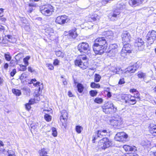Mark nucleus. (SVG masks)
Segmentation results:
<instances>
[{"label": "nucleus", "mask_w": 156, "mask_h": 156, "mask_svg": "<svg viewBox=\"0 0 156 156\" xmlns=\"http://www.w3.org/2000/svg\"><path fill=\"white\" fill-rule=\"evenodd\" d=\"M87 59V57L86 55H80L74 61V65L82 70L88 68L89 65Z\"/></svg>", "instance_id": "1"}, {"label": "nucleus", "mask_w": 156, "mask_h": 156, "mask_svg": "<svg viewBox=\"0 0 156 156\" xmlns=\"http://www.w3.org/2000/svg\"><path fill=\"white\" fill-rule=\"evenodd\" d=\"M40 11L43 15L49 16L53 14L54 11V8L51 4H45L40 7Z\"/></svg>", "instance_id": "2"}, {"label": "nucleus", "mask_w": 156, "mask_h": 156, "mask_svg": "<svg viewBox=\"0 0 156 156\" xmlns=\"http://www.w3.org/2000/svg\"><path fill=\"white\" fill-rule=\"evenodd\" d=\"M121 100L126 106L134 105L136 102L135 97L130 94L122 95L121 96Z\"/></svg>", "instance_id": "3"}, {"label": "nucleus", "mask_w": 156, "mask_h": 156, "mask_svg": "<svg viewBox=\"0 0 156 156\" xmlns=\"http://www.w3.org/2000/svg\"><path fill=\"white\" fill-rule=\"evenodd\" d=\"M103 111L106 114H112L117 111V107L112 102H108L101 106Z\"/></svg>", "instance_id": "4"}, {"label": "nucleus", "mask_w": 156, "mask_h": 156, "mask_svg": "<svg viewBox=\"0 0 156 156\" xmlns=\"http://www.w3.org/2000/svg\"><path fill=\"white\" fill-rule=\"evenodd\" d=\"M77 49L81 53H85L87 55L90 54V46L87 42H83L79 44L77 46Z\"/></svg>", "instance_id": "5"}, {"label": "nucleus", "mask_w": 156, "mask_h": 156, "mask_svg": "<svg viewBox=\"0 0 156 156\" xmlns=\"http://www.w3.org/2000/svg\"><path fill=\"white\" fill-rule=\"evenodd\" d=\"M104 37H98V54H102L105 51L107 46Z\"/></svg>", "instance_id": "6"}, {"label": "nucleus", "mask_w": 156, "mask_h": 156, "mask_svg": "<svg viewBox=\"0 0 156 156\" xmlns=\"http://www.w3.org/2000/svg\"><path fill=\"white\" fill-rule=\"evenodd\" d=\"M111 143V141L107 138H104L98 142V148L105 149L110 146Z\"/></svg>", "instance_id": "7"}, {"label": "nucleus", "mask_w": 156, "mask_h": 156, "mask_svg": "<svg viewBox=\"0 0 156 156\" xmlns=\"http://www.w3.org/2000/svg\"><path fill=\"white\" fill-rule=\"evenodd\" d=\"M70 19L66 15H62L58 16L55 20V23L58 24L63 25L69 22Z\"/></svg>", "instance_id": "8"}, {"label": "nucleus", "mask_w": 156, "mask_h": 156, "mask_svg": "<svg viewBox=\"0 0 156 156\" xmlns=\"http://www.w3.org/2000/svg\"><path fill=\"white\" fill-rule=\"evenodd\" d=\"M60 119L63 127L66 129L67 126L68 119V113L66 110H63L61 112Z\"/></svg>", "instance_id": "9"}, {"label": "nucleus", "mask_w": 156, "mask_h": 156, "mask_svg": "<svg viewBox=\"0 0 156 156\" xmlns=\"http://www.w3.org/2000/svg\"><path fill=\"white\" fill-rule=\"evenodd\" d=\"M44 30L46 35L51 40L54 41L55 40L56 36L52 28L47 27L44 29Z\"/></svg>", "instance_id": "10"}, {"label": "nucleus", "mask_w": 156, "mask_h": 156, "mask_svg": "<svg viewBox=\"0 0 156 156\" xmlns=\"http://www.w3.org/2000/svg\"><path fill=\"white\" fill-rule=\"evenodd\" d=\"M64 34L69 39H74L78 35L77 32V29L74 27L68 31H65Z\"/></svg>", "instance_id": "11"}, {"label": "nucleus", "mask_w": 156, "mask_h": 156, "mask_svg": "<svg viewBox=\"0 0 156 156\" xmlns=\"http://www.w3.org/2000/svg\"><path fill=\"white\" fill-rule=\"evenodd\" d=\"M111 121V125L114 127L119 128L120 126L122 124V120L121 118L118 115L114 117Z\"/></svg>", "instance_id": "12"}, {"label": "nucleus", "mask_w": 156, "mask_h": 156, "mask_svg": "<svg viewBox=\"0 0 156 156\" xmlns=\"http://www.w3.org/2000/svg\"><path fill=\"white\" fill-rule=\"evenodd\" d=\"M148 44L151 45L152 44L156 38V31L152 30L150 31L146 36Z\"/></svg>", "instance_id": "13"}, {"label": "nucleus", "mask_w": 156, "mask_h": 156, "mask_svg": "<svg viewBox=\"0 0 156 156\" xmlns=\"http://www.w3.org/2000/svg\"><path fill=\"white\" fill-rule=\"evenodd\" d=\"M128 135L123 132L118 133L115 135V138L116 140L122 142H125L127 141Z\"/></svg>", "instance_id": "14"}, {"label": "nucleus", "mask_w": 156, "mask_h": 156, "mask_svg": "<svg viewBox=\"0 0 156 156\" xmlns=\"http://www.w3.org/2000/svg\"><path fill=\"white\" fill-rule=\"evenodd\" d=\"M124 46L121 52V56L123 58H125L127 54L131 52L130 50V45L129 44H123Z\"/></svg>", "instance_id": "15"}, {"label": "nucleus", "mask_w": 156, "mask_h": 156, "mask_svg": "<svg viewBox=\"0 0 156 156\" xmlns=\"http://www.w3.org/2000/svg\"><path fill=\"white\" fill-rule=\"evenodd\" d=\"M118 47L117 44H111L109 46V49L107 52L108 53L107 55L109 57H114L117 51L115 49Z\"/></svg>", "instance_id": "16"}, {"label": "nucleus", "mask_w": 156, "mask_h": 156, "mask_svg": "<svg viewBox=\"0 0 156 156\" xmlns=\"http://www.w3.org/2000/svg\"><path fill=\"white\" fill-rule=\"evenodd\" d=\"M42 87H39L38 89V92L37 94H36L34 96V98H31L30 99V102L31 101L32 103L34 104L38 103L40 100V98L39 96L40 95V91H41L43 88V84L41 83Z\"/></svg>", "instance_id": "17"}, {"label": "nucleus", "mask_w": 156, "mask_h": 156, "mask_svg": "<svg viewBox=\"0 0 156 156\" xmlns=\"http://www.w3.org/2000/svg\"><path fill=\"white\" fill-rule=\"evenodd\" d=\"M139 62H137L132 66H129L125 69V72L126 73H134L140 67Z\"/></svg>", "instance_id": "18"}, {"label": "nucleus", "mask_w": 156, "mask_h": 156, "mask_svg": "<svg viewBox=\"0 0 156 156\" xmlns=\"http://www.w3.org/2000/svg\"><path fill=\"white\" fill-rule=\"evenodd\" d=\"M122 40L123 44L129 43L131 38L129 33L127 31L124 32L121 35Z\"/></svg>", "instance_id": "19"}, {"label": "nucleus", "mask_w": 156, "mask_h": 156, "mask_svg": "<svg viewBox=\"0 0 156 156\" xmlns=\"http://www.w3.org/2000/svg\"><path fill=\"white\" fill-rule=\"evenodd\" d=\"M121 12L118 9H116L113 12V13H111L109 15V17L110 20L112 21H116L118 18L120 17V14Z\"/></svg>", "instance_id": "20"}, {"label": "nucleus", "mask_w": 156, "mask_h": 156, "mask_svg": "<svg viewBox=\"0 0 156 156\" xmlns=\"http://www.w3.org/2000/svg\"><path fill=\"white\" fill-rule=\"evenodd\" d=\"M144 42L141 38H138L136 40L135 43V46L137 47L138 50L141 51L144 48L143 44Z\"/></svg>", "instance_id": "21"}, {"label": "nucleus", "mask_w": 156, "mask_h": 156, "mask_svg": "<svg viewBox=\"0 0 156 156\" xmlns=\"http://www.w3.org/2000/svg\"><path fill=\"white\" fill-rule=\"evenodd\" d=\"M126 2L125 1L118 2L116 5V9L120 12L126 9Z\"/></svg>", "instance_id": "22"}, {"label": "nucleus", "mask_w": 156, "mask_h": 156, "mask_svg": "<svg viewBox=\"0 0 156 156\" xmlns=\"http://www.w3.org/2000/svg\"><path fill=\"white\" fill-rule=\"evenodd\" d=\"M125 150L128 152L134 151L137 150L136 147L134 146H130L127 145H124L123 147Z\"/></svg>", "instance_id": "23"}, {"label": "nucleus", "mask_w": 156, "mask_h": 156, "mask_svg": "<svg viewBox=\"0 0 156 156\" xmlns=\"http://www.w3.org/2000/svg\"><path fill=\"white\" fill-rule=\"evenodd\" d=\"M102 35L105 36L107 39L112 40L114 37L113 33L112 31H105L103 33Z\"/></svg>", "instance_id": "24"}, {"label": "nucleus", "mask_w": 156, "mask_h": 156, "mask_svg": "<svg viewBox=\"0 0 156 156\" xmlns=\"http://www.w3.org/2000/svg\"><path fill=\"white\" fill-rule=\"evenodd\" d=\"M143 0H129V3L132 6H136L141 3Z\"/></svg>", "instance_id": "25"}, {"label": "nucleus", "mask_w": 156, "mask_h": 156, "mask_svg": "<svg viewBox=\"0 0 156 156\" xmlns=\"http://www.w3.org/2000/svg\"><path fill=\"white\" fill-rule=\"evenodd\" d=\"M148 129L150 132L152 134H156V126L154 125L153 124H150Z\"/></svg>", "instance_id": "26"}, {"label": "nucleus", "mask_w": 156, "mask_h": 156, "mask_svg": "<svg viewBox=\"0 0 156 156\" xmlns=\"http://www.w3.org/2000/svg\"><path fill=\"white\" fill-rule=\"evenodd\" d=\"M37 80L35 79H32L30 81V82L29 83V84H33V85L35 87L39 86V87H42V85H41V84H40V83L39 82H37L36 83H34L33 82H36Z\"/></svg>", "instance_id": "27"}, {"label": "nucleus", "mask_w": 156, "mask_h": 156, "mask_svg": "<svg viewBox=\"0 0 156 156\" xmlns=\"http://www.w3.org/2000/svg\"><path fill=\"white\" fill-rule=\"evenodd\" d=\"M76 87L77 90L80 93H82L84 90V87L83 85L81 83H78Z\"/></svg>", "instance_id": "28"}, {"label": "nucleus", "mask_w": 156, "mask_h": 156, "mask_svg": "<svg viewBox=\"0 0 156 156\" xmlns=\"http://www.w3.org/2000/svg\"><path fill=\"white\" fill-rule=\"evenodd\" d=\"M39 153L40 156H49L47 155V151H46V149L43 148L39 151Z\"/></svg>", "instance_id": "29"}, {"label": "nucleus", "mask_w": 156, "mask_h": 156, "mask_svg": "<svg viewBox=\"0 0 156 156\" xmlns=\"http://www.w3.org/2000/svg\"><path fill=\"white\" fill-rule=\"evenodd\" d=\"M107 131L106 130H98V137L105 136L107 134Z\"/></svg>", "instance_id": "30"}, {"label": "nucleus", "mask_w": 156, "mask_h": 156, "mask_svg": "<svg viewBox=\"0 0 156 156\" xmlns=\"http://www.w3.org/2000/svg\"><path fill=\"white\" fill-rule=\"evenodd\" d=\"M12 92L15 95L17 96L21 95L22 94L21 91L20 90L15 88H13L12 89Z\"/></svg>", "instance_id": "31"}, {"label": "nucleus", "mask_w": 156, "mask_h": 156, "mask_svg": "<svg viewBox=\"0 0 156 156\" xmlns=\"http://www.w3.org/2000/svg\"><path fill=\"white\" fill-rule=\"evenodd\" d=\"M55 52L56 55L58 57L63 58L64 56V53L59 50L55 51Z\"/></svg>", "instance_id": "32"}, {"label": "nucleus", "mask_w": 156, "mask_h": 156, "mask_svg": "<svg viewBox=\"0 0 156 156\" xmlns=\"http://www.w3.org/2000/svg\"><path fill=\"white\" fill-rule=\"evenodd\" d=\"M97 39L95 40L93 46V48L95 54H98V43H97Z\"/></svg>", "instance_id": "33"}, {"label": "nucleus", "mask_w": 156, "mask_h": 156, "mask_svg": "<svg viewBox=\"0 0 156 156\" xmlns=\"http://www.w3.org/2000/svg\"><path fill=\"white\" fill-rule=\"evenodd\" d=\"M111 71L113 73L119 74V73L121 71V69L119 68H116L115 67H112L111 69Z\"/></svg>", "instance_id": "34"}, {"label": "nucleus", "mask_w": 156, "mask_h": 156, "mask_svg": "<svg viewBox=\"0 0 156 156\" xmlns=\"http://www.w3.org/2000/svg\"><path fill=\"white\" fill-rule=\"evenodd\" d=\"M83 129V127L79 125L76 126L75 127V130L78 134L80 133Z\"/></svg>", "instance_id": "35"}, {"label": "nucleus", "mask_w": 156, "mask_h": 156, "mask_svg": "<svg viewBox=\"0 0 156 156\" xmlns=\"http://www.w3.org/2000/svg\"><path fill=\"white\" fill-rule=\"evenodd\" d=\"M52 132V135L54 137H56L57 136V132L56 128L54 127H52L51 128Z\"/></svg>", "instance_id": "36"}, {"label": "nucleus", "mask_w": 156, "mask_h": 156, "mask_svg": "<svg viewBox=\"0 0 156 156\" xmlns=\"http://www.w3.org/2000/svg\"><path fill=\"white\" fill-rule=\"evenodd\" d=\"M4 57L5 60L8 61H10L12 58L9 53L8 52L4 54Z\"/></svg>", "instance_id": "37"}, {"label": "nucleus", "mask_w": 156, "mask_h": 156, "mask_svg": "<svg viewBox=\"0 0 156 156\" xmlns=\"http://www.w3.org/2000/svg\"><path fill=\"white\" fill-rule=\"evenodd\" d=\"M44 118L47 122H49L51 120V116L48 114H45L44 115Z\"/></svg>", "instance_id": "38"}, {"label": "nucleus", "mask_w": 156, "mask_h": 156, "mask_svg": "<svg viewBox=\"0 0 156 156\" xmlns=\"http://www.w3.org/2000/svg\"><path fill=\"white\" fill-rule=\"evenodd\" d=\"M32 103V102L31 101L30 102V100L29 101L28 103H27L25 104V106L26 109L28 111H29L31 108V105L34 104Z\"/></svg>", "instance_id": "39"}, {"label": "nucleus", "mask_w": 156, "mask_h": 156, "mask_svg": "<svg viewBox=\"0 0 156 156\" xmlns=\"http://www.w3.org/2000/svg\"><path fill=\"white\" fill-rule=\"evenodd\" d=\"M98 93V92L96 90H91L89 91V94L90 95L94 97L96 96Z\"/></svg>", "instance_id": "40"}, {"label": "nucleus", "mask_w": 156, "mask_h": 156, "mask_svg": "<svg viewBox=\"0 0 156 156\" xmlns=\"http://www.w3.org/2000/svg\"><path fill=\"white\" fill-rule=\"evenodd\" d=\"M30 56H27L23 59V61L25 65L28 66V60L30 58Z\"/></svg>", "instance_id": "41"}, {"label": "nucleus", "mask_w": 156, "mask_h": 156, "mask_svg": "<svg viewBox=\"0 0 156 156\" xmlns=\"http://www.w3.org/2000/svg\"><path fill=\"white\" fill-rule=\"evenodd\" d=\"M26 65H23L22 64L20 65V68L19 70L21 71H24L27 69V66Z\"/></svg>", "instance_id": "42"}, {"label": "nucleus", "mask_w": 156, "mask_h": 156, "mask_svg": "<svg viewBox=\"0 0 156 156\" xmlns=\"http://www.w3.org/2000/svg\"><path fill=\"white\" fill-rule=\"evenodd\" d=\"M46 66L48 69L50 70H53L54 68L53 64L51 63H48L46 64Z\"/></svg>", "instance_id": "43"}, {"label": "nucleus", "mask_w": 156, "mask_h": 156, "mask_svg": "<svg viewBox=\"0 0 156 156\" xmlns=\"http://www.w3.org/2000/svg\"><path fill=\"white\" fill-rule=\"evenodd\" d=\"M60 61L57 58L55 59L53 62V65L55 66H58L59 65Z\"/></svg>", "instance_id": "44"}, {"label": "nucleus", "mask_w": 156, "mask_h": 156, "mask_svg": "<svg viewBox=\"0 0 156 156\" xmlns=\"http://www.w3.org/2000/svg\"><path fill=\"white\" fill-rule=\"evenodd\" d=\"M90 87L93 88H98V84L95 83L94 82H92L91 83Z\"/></svg>", "instance_id": "45"}, {"label": "nucleus", "mask_w": 156, "mask_h": 156, "mask_svg": "<svg viewBox=\"0 0 156 156\" xmlns=\"http://www.w3.org/2000/svg\"><path fill=\"white\" fill-rule=\"evenodd\" d=\"M16 73V69H13L12 71L10 73V75L12 77H13Z\"/></svg>", "instance_id": "46"}, {"label": "nucleus", "mask_w": 156, "mask_h": 156, "mask_svg": "<svg viewBox=\"0 0 156 156\" xmlns=\"http://www.w3.org/2000/svg\"><path fill=\"white\" fill-rule=\"evenodd\" d=\"M125 83L124 79L123 78H121L120 79L118 83L119 85H122Z\"/></svg>", "instance_id": "47"}, {"label": "nucleus", "mask_w": 156, "mask_h": 156, "mask_svg": "<svg viewBox=\"0 0 156 156\" xmlns=\"http://www.w3.org/2000/svg\"><path fill=\"white\" fill-rule=\"evenodd\" d=\"M8 153V156H16L15 153L13 151H10Z\"/></svg>", "instance_id": "48"}, {"label": "nucleus", "mask_w": 156, "mask_h": 156, "mask_svg": "<svg viewBox=\"0 0 156 156\" xmlns=\"http://www.w3.org/2000/svg\"><path fill=\"white\" fill-rule=\"evenodd\" d=\"M133 96L135 97V99L136 98H140V94L137 91L134 94V96Z\"/></svg>", "instance_id": "49"}, {"label": "nucleus", "mask_w": 156, "mask_h": 156, "mask_svg": "<svg viewBox=\"0 0 156 156\" xmlns=\"http://www.w3.org/2000/svg\"><path fill=\"white\" fill-rule=\"evenodd\" d=\"M137 76L140 78H142L144 77L145 74L142 72H140L138 74Z\"/></svg>", "instance_id": "50"}, {"label": "nucleus", "mask_w": 156, "mask_h": 156, "mask_svg": "<svg viewBox=\"0 0 156 156\" xmlns=\"http://www.w3.org/2000/svg\"><path fill=\"white\" fill-rule=\"evenodd\" d=\"M30 127L31 128V131H32V130H34L36 129L37 128V125L34 124H31L30 125Z\"/></svg>", "instance_id": "51"}, {"label": "nucleus", "mask_w": 156, "mask_h": 156, "mask_svg": "<svg viewBox=\"0 0 156 156\" xmlns=\"http://www.w3.org/2000/svg\"><path fill=\"white\" fill-rule=\"evenodd\" d=\"M68 95L69 97H74V96L70 91H68Z\"/></svg>", "instance_id": "52"}, {"label": "nucleus", "mask_w": 156, "mask_h": 156, "mask_svg": "<svg viewBox=\"0 0 156 156\" xmlns=\"http://www.w3.org/2000/svg\"><path fill=\"white\" fill-rule=\"evenodd\" d=\"M109 89L108 88H107V97L108 98H110V97H111V96H112L111 93L110 92H109V91L107 92V90H109Z\"/></svg>", "instance_id": "53"}, {"label": "nucleus", "mask_w": 156, "mask_h": 156, "mask_svg": "<svg viewBox=\"0 0 156 156\" xmlns=\"http://www.w3.org/2000/svg\"><path fill=\"white\" fill-rule=\"evenodd\" d=\"M125 156H138V155L136 153H131L129 154H127Z\"/></svg>", "instance_id": "54"}, {"label": "nucleus", "mask_w": 156, "mask_h": 156, "mask_svg": "<svg viewBox=\"0 0 156 156\" xmlns=\"http://www.w3.org/2000/svg\"><path fill=\"white\" fill-rule=\"evenodd\" d=\"M5 30V27L2 25H0V31H4Z\"/></svg>", "instance_id": "55"}, {"label": "nucleus", "mask_w": 156, "mask_h": 156, "mask_svg": "<svg viewBox=\"0 0 156 156\" xmlns=\"http://www.w3.org/2000/svg\"><path fill=\"white\" fill-rule=\"evenodd\" d=\"M3 67L4 69H7L9 67V64L7 63H5L4 64Z\"/></svg>", "instance_id": "56"}, {"label": "nucleus", "mask_w": 156, "mask_h": 156, "mask_svg": "<svg viewBox=\"0 0 156 156\" xmlns=\"http://www.w3.org/2000/svg\"><path fill=\"white\" fill-rule=\"evenodd\" d=\"M9 41L7 39H3L2 41V43L3 44H7L8 42Z\"/></svg>", "instance_id": "57"}, {"label": "nucleus", "mask_w": 156, "mask_h": 156, "mask_svg": "<svg viewBox=\"0 0 156 156\" xmlns=\"http://www.w3.org/2000/svg\"><path fill=\"white\" fill-rule=\"evenodd\" d=\"M137 91L136 90V89H131L129 90V92L130 93H136Z\"/></svg>", "instance_id": "58"}, {"label": "nucleus", "mask_w": 156, "mask_h": 156, "mask_svg": "<svg viewBox=\"0 0 156 156\" xmlns=\"http://www.w3.org/2000/svg\"><path fill=\"white\" fill-rule=\"evenodd\" d=\"M28 69L29 72H30L31 73L34 71V70L32 69V67L30 66H29L28 67Z\"/></svg>", "instance_id": "59"}, {"label": "nucleus", "mask_w": 156, "mask_h": 156, "mask_svg": "<svg viewBox=\"0 0 156 156\" xmlns=\"http://www.w3.org/2000/svg\"><path fill=\"white\" fill-rule=\"evenodd\" d=\"M94 81L96 82H98V74H96L95 75Z\"/></svg>", "instance_id": "60"}, {"label": "nucleus", "mask_w": 156, "mask_h": 156, "mask_svg": "<svg viewBox=\"0 0 156 156\" xmlns=\"http://www.w3.org/2000/svg\"><path fill=\"white\" fill-rule=\"evenodd\" d=\"M28 6L30 7H36V4L30 3L28 4Z\"/></svg>", "instance_id": "61"}, {"label": "nucleus", "mask_w": 156, "mask_h": 156, "mask_svg": "<svg viewBox=\"0 0 156 156\" xmlns=\"http://www.w3.org/2000/svg\"><path fill=\"white\" fill-rule=\"evenodd\" d=\"M103 101V100L101 98H98V104H101Z\"/></svg>", "instance_id": "62"}, {"label": "nucleus", "mask_w": 156, "mask_h": 156, "mask_svg": "<svg viewBox=\"0 0 156 156\" xmlns=\"http://www.w3.org/2000/svg\"><path fill=\"white\" fill-rule=\"evenodd\" d=\"M5 151V150L4 149L0 148V154H3Z\"/></svg>", "instance_id": "63"}, {"label": "nucleus", "mask_w": 156, "mask_h": 156, "mask_svg": "<svg viewBox=\"0 0 156 156\" xmlns=\"http://www.w3.org/2000/svg\"><path fill=\"white\" fill-rule=\"evenodd\" d=\"M150 155L151 156H156V151L151 152Z\"/></svg>", "instance_id": "64"}]
</instances>
